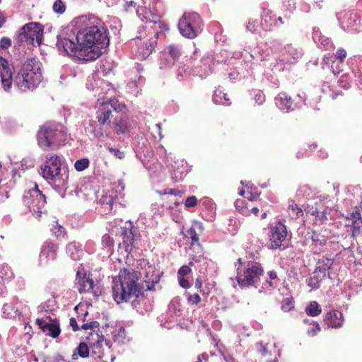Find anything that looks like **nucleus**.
I'll use <instances>...</instances> for the list:
<instances>
[{
  "label": "nucleus",
  "instance_id": "f257e3e1",
  "mask_svg": "<svg viewBox=\"0 0 362 362\" xmlns=\"http://www.w3.org/2000/svg\"><path fill=\"white\" fill-rule=\"evenodd\" d=\"M0 76L5 90L9 89L13 81L14 86L21 91L33 90L42 81L41 63L37 58L28 59L21 66L13 79V72L8 61L1 59Z\"/></svg>",
  "mask_w": 362,
  "mask_h": 362
},
{
  "label": "nucleus",
  "instance_id": "f03ea898",
  "mask_svg": "<svg viewBox=\"0 0 362 362\" xmlns=\"http://www.w3.org/2000/svg\"><path fill=\"white\" fill-rule=\"evenodd\" d=\"M143 4L144 5V18L148 21L146 27L150 30L148 37L141 39L139 37L134 39L136 46L135 55L141 60L146 59L152 53L159 35H163L164 31L168 30V25L160 21L162 14L160 4L159 7L154 6L155 3L153 2L152 5L149 4L147 8L145 1Z\"/></svg>",
  "mask_w": 362,
  "mask_h": 362
},
{
  "label": "nucleus",
  "instance_id": "7ed1b4c3",
  "mask_svg": "<svg viewBox=\"0 0 362 362\" xmlns=\"http://www.w3.org/2000/svg\"><path fill=\"white\" fill-rule=\"evenodd\" d=\"M140 273L134 269H122L113 278L112 293L114 300L117 303L131 301L133 308L139 303L137 298L142 294L144 286L138 283Z\"/></svg>",
  "mask_w": 362,
  "mask_h": 362
},
{
  "label": "nucleus",
  "instance_id": "20e7f679",
  "mask_svg": "<svg viewBox=\"0 0 362 362\" xmlns=\"http://www.w3.org/2000/svg\"><path fill=\"white\" fill-rule=\"evenodd\" d=\"M81 46L84 48L85 61H93L102 54L110 42L107 30L102 25H93L79 30Z\"/></svg>",
  "mask_w": 362,
  "mask_h": 362
},
{
  "label": "nucleus",
  "instance_id": "39448f33",
  "mask_svg": "<svg viewBox=\"0 0 362 362\" xmlns=\"http://www.w3.org/2000/svg\"><path fill=\"white\" fill-rule=\"evenodd\" d=\"M62 156L48 153L41 165V175L62 197H64L68 187L69 173L62 168Z\"/></svg>",
  "mask_w": 362,
  "mask_h": 362
},
{
  "label": "nucleus",
  "instance_id": "423d86ee",
  "mask_svg": "<svg viewBox=\"0 0 362 362\" xmlns=\"http://www.w3.org/2000/svg\"><path fill=\"white\" fill-rule=\"evenodd\" d=\"M79 30L73 26H67L62 29L57 36V47L61 54L69 55L85 61L84 48L81 46Z\"/></svg>",
  "mask_w": 362,
  "mask_h": 362
},
{
  "label": "nucleus",
  "instance_id": "0eeeda50",
  "mask_svg": "<svg viewBox=\"0 0 362 362\" xmlns=\"http://www.w3.org/2000/svg\"><path fill=\"white\" fill-rule=\"evenodd\" d=\"M37 140L39 146L45 150H55L66 140L64 127L57 122H47L38 130Z\"/></svg>",
  "mask_w": 362,
  "mask_h": 362
},
{
  "label": "nucleus",
  "instance_id": "6e6552de",
  "mask_svg": "<svg viewBox=\"0 0 362 362\" xmlns=\"http://www.w3.org/2000/svg\"><path fill=\"white\" fill-rule=\"evenodd\" d=\"M203 21L197 12H185L180 18L178 29L180 34L187 38H195L202 30Z\"/></svg>",
  "mask_w": 362,
  "mask_h": 362
},
{
  "label": "nucleus",
  "instance_id": "1a4fd4ad",
  "mask_svg": "<svg viewBox=\"0 0 362 362\" xmlns=\"http://www.w3.org/2000/svg\"><path fill=\"white\" fill-rule=\"evenodd\" d=\"M43 35L42 25L36 22L24 25L16 36L14 40L16 45L21 47L27 45H40Z\"/></svg>",
  "mask_w": 362,
  "mask_h": 362
},
{
  "label": "nucleus",
  "instance_id": "9d476101",
  "mask_svg": "<svg viewBox=\"0 0 362 362\" xmlns=\"http://www.w3.org/2000/svg\"><path fill=\"white\" fill-rule=\"evenodd\" d=\"M263 269L261 264L255 262H248L243 269L237 268V281L240 287L255 286L263 275Z\"/></svg>",
  "mask_w": 362,
  "mask_h": 362
},
{
  "label": "nucleus",
  "instance_id": "9b49d317",
  "mask_svg": "<svg viewBox=\"0 0 362 362\" xmlns=\"http://www.w3.org/2000/svg\"><path fill=\"white\" fill-rule=\"evenodd\" d=\"M303 51L300 47L287 44L284 47V54L276 59L272 70L275 71H282L289 69L293 64H295L303 57Z\"/></svg>",
  "mask_w": 362,
  "mask_h": 362
},
{
  "label": "nucleus",
  "instance_id": "f8f14e48",
  "mask_svg": "<svg viewBox=\"0 0 362 362\" xmlns=\"http://www.w3.org/2000/svg\"><path fill=\"white\" fill-rule=\"evenodd\" d=\"M124 183L119 180L117 182L112 183L110 189L104 192L99 199L101 207L104 209V213L111 212L117 203L120 204L119 200L124 196Z\"/></svg>",
  "mask_w": 362,
  "mask_h": 362
},
{
  "label": "nucleus",
  "instance_id": "ddd939ff",
  "mask_svg": "<svg viewBox=\"0 0 362 362\" xmlns=\"http://www.w3.org/2000/svg\"><path fill=\"white\" fill-rule=\"evenodd\" d=\"M23 200L35 218H39L42 214L46 211V197L39 189L36 183H35L34 187L23 196Z\"/></svg>",
  "mask_w": 362,
  "mask_h": 362
},
{
  "label": "nucleus",
  "instance_id": "4468645a",
  "mask_svg": "<svg viewBox=\"0 0 362 362\" xmlns=\"http://www.w3.org/2000/svg\"><path fill=\"white\" fill-rule=\"evenodd\" d=\"M288 235V230L286 225L281 221H277L274 226H272L269 233V240L270 247L272 249H279L286 241Z\"/></svg>",
  "mask_w": 362,
  "mask_h": 362
},
{
  "label": "nucleus",
  "instance_id": "2eb2a0df",
  "mask_svg": "<svg viewBox=\"0 0 362 362\" xmlns=\"http://www.w3.org/2000/svg\"><path fill=\"white\" fill-rule=\"evenodd\" d=\"M182 54V49L180 45H170L161 52L160 57V68L172 67L178 61Z\"/></svg>",
  "mask_w": 362,
  "mask_h": 362
},
{
  "label": "nucleus",
  "instance_id": "dca6fc26",
  "mask_svg": "<svg viewBox=\"0 0 362 362\" xmlns=\"http://www.w3.org/2000/svg\"><path fill=\"white\" fill-rule=\"evenodd\" d=\"M96 118L100 128L93 130L94 136L100 138L103 136V132H105L110 124V117L112 111L108 104H102L96 112Z\"/></svg>",
  "mask_w": 362,
  "mask_h": 362
},
{
  "label": "nucleus",
  "instance_id": "f3484780",
  "mask_svg": "<svg viewBox=\"0 0 362 362\" xmlns=\"http://www.w3.org/2000/svg\"><path fill=\"white\" fill-rule=\"evenodd\" d=\"M217 62L213 55L206 54L202 58L199 64L194 67L192 74L204 78L213 72V68Z\"/></svg>",
  "mask_w": 362,
  "mask_h": 362
},
{
  "label": "nucleus",
  "instance_id": "a211bd4d",
  "mask_svg": "<svg viewBox=\"0 0 362 362\" xmlns=\"http://www.w3.org/2000/svg\"><path fill=\"white\" fill-rule=\"evenodd\" d=\"M341 20V27L344 30L352 32H360L362 30V21L354 11L345 12Z\"/></svg>",
  "mask_w": 362,
  "mask_h": 362
},
{
  "label": "nucleus",
  "instance_id": "6ab92c4d",
  "mask_svg": "<svg viewBox=\"0 0 362 362\" xmlns=\"http://www.w3.org/2000/svg\"><path fill=\"white\" fill-rule=\"evenodd\" d=\"M58 247L56 244L50 241H46L41 247L39 255V264L41 266H47L49 262L57 258Z\"/></svg>",
  "mask_w": 362,
  "mask_h": 362
},
{
  "label": "nucleus",
  "instance_id": "aec40b11",
  "mask_svg": "<svg viewBox=\"0 0 362 362\" xmlns=\"http://www.w3.org/2000/svg\"><path fill=\"white\" fill-rule=\"evenodd\" d=\"M36 324L43 332L52 338H57L61 333L59 322L57 320H52L50 317L46 319H37Z\"/></svg>",
  "mask_w": 362,
  "mask_h": 362
},
{
  "label": "nucleus",
  "instance_id": "412c9836",
  "mask_svg": "<svg viewBox=\"0 0 362 362\" xmlns=\"http://www.w3.org/2000/svg\"><path fill=\"white\" fill-rule=\"evenodd\" d=\"M120 230L119 237L122 241L119 243V247L124 249L126 252L130 253L132 250L136 229L131 226L129 228L121 227Z\"/></svg>",
  "mask_w": 362,
  "mask_h": 362
},
{
  "label": "nucleus",
  "instance_id": "4be33fe9",
  "mask_svg": "<svg viewBox=\"0 0 362 362\" xmlns=\"http://www.w3.org/2000/svg\"><path fill=\"white\" fill-rule=\"evenodd\" d=\"M94 286L93 279L87 278L86 274H81L80 271L77 272L75 287L80 293L91 292L95 295L96 293L93 291Z\"/></svg>",
  "mask_w": 362,
  "mask_h": 362
},
{
  "label": "nucleus",
  "instance_id": "5701e85b",
  "mask_svg": "<svg viewBox=\"0 0 362 362\" xmlns=\"http://www.w3.org/2000/svg\"><path fill=\"white\" fill-rule=\"evenodd\" d=\"M274 100L276 106L283 112L293 111L297 107L293 105L291 97L284 92L279 93Z\"/></svg>",
  "mask_w": 362,
  "mask_h": 362
},
{
  "label": "nucleus",
  "instance_id": "b1692460",
  "mask_svg": "<svg viewBox=\"0 0 362 362\" xmlns=\"http://www.w3.org/2000/svg\"><path fill=\"white\" fill-rule=\"evenodd\" d=\"M313 39L320 48L325 50H332L334 47L332 41L323 35L318 28H313Z\"/></svg>",
  "mask_w": 362,
  "mask_h": 362
},
{
  "label": "nucleus",
  "instance_id": "393cba45",
  "mask_svg": "<svg viewBox=\"0 0 362 362\" xmlns=\"http://www.w3.org/2000/svg\"><path fill=\"white\" fill-rule=\"evenodd\" d=\"M324 321L329 327L337 329L343 325V315L338 310H332L325 314Z\"/></svg>",
  "mask_w": 362,
  "mask_h": 362
},
{
  "label": "nucleus",
  "instance_id": "a878e982",
  "mask_svg": "<svg viewBox=\"0 0 362 362\" xmlns=\"http://www.w3.org/2000/svg\"><path fill=\"white\" fill-rule=\"evenodd\" d=\"M327 277H328V275L324 271L315 268L311 276L307 279V285L310 288L311 291L317 290L320 287L322 281Z\"/></svg>",
  "mask_w": 362,
  "mask_h": 362
},
{
  "label": "nucleus",
  "instance_id": "bb28decb",
  "mask_svg": "<svg viewBox=\"0 0 362 362\" xmlns=\"http://www.w3.org/2000/svg\"><path fill=\"white\" fill-rule=\"evenodd\" d=\"M90 337L95 339V341L90 346L92 356L98 358H101L103 354V342L106 341L103 336H100L98 333H90Z\"/></svg>",
  "mask_w": 362,
  "mask_h": 362
},
{
  "label": "nucleus",
  "instance_id": "cd10ccee",
  "mask_svg": "<svg viewBox=\"0 0 362 362\" xmlns=\"http://www.w3.org/2000/svg\"><path fill=\"white\" fill-rule=\"evenodd\" d=\"M260 25L264 30H269L274 26H279L275 14L269 10L264 11Z\"/></svg>",
  "mask_w": 362,
  "mask_h": 362
},
{
  "label": "nucleus",
  "instance_id": "c85d7f7f",
  "mask_svg": "<svg viewBox=\"0 0 362 362\" xmlns=\"http://www.w3.org/2000/svg\"><path fill=\"white\" fill-rule=\"evenodd\" d=\"M66 251L67 255L74 261L79 260L83 255L82 245L75 241L66 245Z\"/></svg>",
  "mask_w": 362,
  "mask_h": 362
},
{
  "label": "nucleus",
  "instance_id": "c756f323",
  "mask_svg": "<svg viewBox=\"0 0 362 362\" xmlns=\"http://www.w3.org/2000/svg\"><path fill=\"white\" fill-rule=\"evenodd\" d=\"M154 272L153 268L151 267H148V270L146 272V278L144 280L146 284V290L153 291L154 289V286L159 281V275L153 274Z\"/></svg>",
  "mask_w": 362,
  "mask_h": 362
},
{
  "label": "nucleus",
  "instance_id": "7c9ffc66",
  "mask_svg": "<svg viewBox=\"0 0 362 362\" xmlns=\"http://www.w3.org/2000/svg\"><path fill=\"white\" fill-rule=\"evenodd\" d=\"M213 102L216 105H230V102L229 101V98H227L226 94L218 88L214 90V93L213 95Z\"/></svg>",
  "mask_w": 362,
  "mask_h": 362
},
{
  "label": "nucleus",
  "instance_id": "2f4dec72",
  "mask_svg": "<svg viewBox=\"0 0 362 362\" xmlns=\"http://www.w3.org/2000/svg\"><path fill=\"white\" fill-rule=\"evenodd\" d=\"M89 355V349L87 344L84 342H81L79 345L76 348L72 355V358L76 360L78 356L81 358H86Z\"/></svg>",
  "mask_w": 362,
  "mask_h": 362
},
{
  "label": "nucleus",
  "instance_id": "473e14b6",
  "mask_svg": "<svg viewBox=\"0 0 362 362\" xmlns=\"http://www.w3.org/2000/svg\"><path fill=\"white\" fill-rule=\"evenodd\" d=\"M305 313L311 317L318 316L321 312L322 309L316 301H311L305 309Z\"/></svg>",
  "mask_w": 362,
  "mask_h": 362
},
{
  "label": "nucleus",
  "instance_id": "72a5a7b5",
  "mask_svg": "<svg viewBox=\"0 0 362 362\" xmlns=\"http://www.w3.org/2000/svg\"><path fill=\"white\" fill-rule=\"evenodd\" d=\"M332 264L333 260L332 259L322 258L317 261L315 268L317 269H320L321 271H324L325 273L328 275V277H329L328 271L332 268Z\"/></svg>",
  "mask_w": 362,
  "mask_h": 362
},
{
  "label": "nucleus",
  "instance_id": "f704fd0d",
  "mask_svg": "<svg viewBox=\"0 0 362 362\" xmlns=\"http://www.w3.org/2000/svg\"><path fill=\"white\" fill-rule=\"evenodd\" d=\"M3 315L6 318L16 317L19 315L18 309H16L11 303H5L2 308Z\"/></svg>",
  "mask_w": 362,
  "mask_h": 362
},
{
  "label": "nucleus",
  "instance_id": "c9c22d12",
  "mask_svg": "<svg viewBox=\"0 0 362 362\" xmlns=\"http://www.w3.org/2000/svg\"><path fill=\"white\" fill-rule=\"evenodd\" d=\"M334 57L336 59H339L340 62L342 63L344 59L346 57V51L344 49H343V48H339V49H337V51L335 54H330L329 53L327 55H325V57L323 58V62H325V63L328 64L329 63V59L332 60V59Z\"/></svg>",
  "mask_w": 362,
  "mask_h": 362
},
{
  "label": "nucleus",
  "instance_id": "e433bc0d",
  "mask_svg": "<svg viewBox=\"0 0 362 362\" xmlns=\"http://www.w3.org/2000/svg\"><path fill=\"white\" fill-rule=\"evenodd\" d=\"M180 303L178 298H175L173 299L168 305V315L171 317L179 316L180 315Z\"/></svg>",
  "mask_w": 362,
  "mask_h": 362
},
{
  "label": "nucleus",
  "instance_id": "4c0bfd02",
  "mask_svg": "<svg viewBox=\"0 0 362 362\" xmlns=\"http://www.w3.org/2000/svg\"><path fill=\"white\" fill-rule=\"evenodd\" d=\"M13 278V273L8 265H0V279L10 281Z\"/></svg>",
  "mask_w": 362,
  "mask_h": 362
},
{
  "label": "nucleus",
  "instance_id": "58836bf2",
  "mask_svg": "<svg viewBox=\"0 0 362 362\" xmlns=\"http://www.w3.org/2000/svg\"><path fill=\"white\" fill-rule=\"evenodd\" d=\"M322 91L330 97L332 100L337 98L339 95H341V91H334L329 86V83H324L322 86Z\"/></svg>",
  "mask_w": 362,
  "mask_h": 362
},
{
  "label": "nucleus",
  "instance_id": "ea45409f",
  "mask_svg": "<svg viewBox=\"0 0 362 362\" xmlns=\"http://www.w3.org/2000/svg\"><path fill=\"white\" fill-rule=\"evenodd\" d=\"M355 78H356V85L362 90V59L358 62L356 69L354 71Z\"/></svg>",
  "mask_w": 362,
  "mask_h": 362
},
{
  "label": "nucleus",
  "instance_id": "a19ab883",
  "mask_svg": "<svg viewBox=\"0 0 362 362\" xmlns=\"http://www.w3.org/2000/svg\"><path fill=\"white\" fill-rule=\"evenodd\" d=\"M114 110L117 112H124L126 110V105L123 102H119L117 99H111L107 103Z\"/></svg>",
  "mask_w": 362,
  "mask_h": 362
},
{
  "label": "nucleus",
  "instance_id": "79ce46f5",
  "mask_svg": "<svg viewBox=\"0 0 362 362\" xmlns=\"http://www.w3.org/2000/svg\"><path fill=\"white\" fill-rule=\"evenodd\" d=\"M56 305V300L54 297L50 298L45 303H42L38 309L40 311H52L53 310V307Z\"/></svg>",
  "mask_w": 362,
  "mask_h": 362
},
{
  "label": "nucleus",
  "instance_id": "37998d69",
  "mask_svg": "<svg viewBox=\"0 0 362 362\" xmlns=\"http://www.w3.org/2000/svg\"><path fill=\"white\" fill-rule=\"evenodd\" d=\"M271 52V49L267 46H264V47H259L258 54L257 55L256 58L260 61H264L270 55Z\"/></svg>",
  "mask_w": 362,
  "mask_h": 362
},
{
  "label": "nucleus",
  "instance_id": "c03bdc74",
  "mask_svg": "<svg viewBox=\"0 0 362 362\" xmlns=\"http://www.w3.org/2000/svg\"><path fill=\"white\" fill-rule=\"evenodd\" d=\"M88 165L89 160L88 158L77 160L74 164L75 169L78 172L84 170L88 167Z\"/></svg>",
  "mask_w": 362,
  "mask_h": 362
},
{
  "label": "nucleus",
  "instance_id": "a18cd8bd",
  "mask_svg": "<svg viewBox=\"0 0 362 362\" xmlns=\"http://www.w3.org/2000/svg\"><path fill=\"white\" fill-rule=\"evenodd\" d=\"M294 308V300L292 298H286L281 303V310L288 312Z\"/></svg>",
  "mask_w": 362,
  "mask_h": 362
},
{
  "label": "nucleus",
  "instance_id": "49530a36",
  "mask_svg": "<svg viewBox=\"0 0 362 362\" xmlns=\"http://www.w3.org/2000/svg\"><path fill=\"white\" fill-rule=\"evenodd\" d=\"M310 239L312 240L313 243H315L316 246L320 245L322 246L325 245L326 240L324 238L323 236L320 235L319 233H317L316 232L313 231L311 233Z\"/></svg>",
  "mask_w": 362,
  "mask_h": 362
},
{
  "label": "nucleus",
  "instance_id": "de8ad7c7",
  "mask_svg": "<svg viewBox=\"0 0 362 362\" xmlns=\"http://www.w3.org/2000/svg\"><path fill=\"white\" fill-rule=\"evenodd\" d=\"M180 163H181V168H180V167L176 168L175 166H173V169L175 171V176L177 179H182L183 175L187 174V170H185L187 166L185 165L184 160H180Z\"/></svg>",
  "mask_w": 362,
  "mask_h": 362
},
{
  "label": "nucleus",
  "instance_id": "09e8293b",
  "mask_svg": "<svg viewBox=\"0 0 362 362\" xmlns=\"http://www.w3.org/2000/svg\"><path fill=\"white\" fill-rule=\"evenodd\" d=\"M52 8L55 13L62 14L65 11L66 6L62 0H56L54 2Z\"/></svg>",
  "mask_w": 362,
  "mask_h": 362
},
{
  "label": "nucleus",
  "instance_id": "8fccbe9b",
  "mask_svg": "<svg viewBox=\"0 0 362 362\" xmlns=\"http://www.w3.org/2000/svg\"><path fill=\"white\" fill-rule=\"evenodd\" d=\"M351 226H352V236L356 237L360 234L361 226H362V220L352 221Z\"/></svg>",
  "mask_w": 362,
  "mask_h": 362
},
{
  "label": "nucleus",
  "instance_id": "3c124183",
  "mask_svg": "<svg viewBox=\"0 0 362 362\" xmlns=\"http://www.w3.org/2000/svg\"><path fill=\"white\" fill-rule=\"evenodd\" d=\"M288 212L291 216L298 218L303 214V211L297 204H292L288 207Z\"/></svg>",
  "mask_w": 362,
  "mask_h": 362
},
{
  "label": "nucleus",
  "instance_id": "603ef678",
  "mask_svg": "<svg viewBox=\"0 0 362 362\" xmlns=\"http://www.w3.org/2000/svg\"><path fill=\"white\" fill-rule=\"evenodd\" d=\"M339 86L344 89L351 87L350 77L347 75H342L338 81Z\"/></svg>",
  "mask_w": 362,
  "mask_h": 362
},
{
  "label": "nucleus",
  "instance_id": "864d4df0",
  "mask_svg": "<svg viewBox=\"0 0 362 362\" xmlns=\"http://www.w3.org/2000/svg\"><path fill=\"white\" fill-rule=\"evenodd\" d=\"M102 244L105 247L110 249L114 245V240L108 234H105L102 237Z\"/></svg>",
  "mask_w": 362,
  "mask_h": 362
},
{
  "label": "nucleus",
  "instance_id": "5fc2aeb1",
  "mask_svg": "<svg viewBox=\"0 0 362 362\" xmlns=\"http://www.w3.org/2000/svg\"><path fill=\"white\" fill-rule=\"evenodd\" d=\"M107 150L111 154L119 159H122L124 158V153L115 147L108 146Z\"/></svg>",
  "mask_w": 362,
  "mask_h": 362
},
{
  "label": "nucleus",
  "instance_id": "6e6d98bb",
  "mask_svg": "<svg viewBox=\"0 0 362 362\" xmlns=\"http://www.w3.org/2000/svg\"><path fill=\"white\" fill-rule=\"evenodd\" d=\"M320 329L319 324L317 322H313L312 324V327L308 329L307 333L309 336L314 337L320 331Z\"/></svg>",
  "mask_w": 362,
  "mask_h": 362
},
{
  "label": "nucleus",
  "instance_id": "4d7b16f0",
  "mask_svg": "<svg viewBox=\"0 0 362 362\" xmlns=\"http://www.w3.org/2000/svg\"><path fill=\"white\" fill-rule=\"evenodd\" d=\"M51 230L56 237H59L63 234L64 228L56 221L55 225L52 226Z\"/></svg>",
  "mask_w": 362,
  "mask_h": 362
},
{
  "label": "nucleus",
  "instance_id": "13d9d810",
  "mask_svg": "<svg viewBox=\"0 0 362 362\" xmlns=\"http://www.w3.org/2000/svg\"><path fill=\"white\" fill-rule=\"evenodd\" d=\"M197 199L195 196H190L189 197L185 202V206L186 208H191V207H194L197 205Z\"/></svg>",
  "mask_w": 362,
  "mask_h": 362
},
{
  "label": "nucleus",
  "instance_id": "bf43d9fd",
  "mask_svg": "<svg viewBox=\"0 0 362 362\" xmlns=\"http://www.w3.org/2000/svg\"><path fill=\"white\" fill-rule=\"evenodd\" d=\"M191 272V269L189 266L184 265L181 267L177 272V277H185L186 275Z\"/></svg>",
  "mask_w": 362,
  "mask_h": 362
},
{
  "label": "nucleus",
  "instance_id": "052dcab7",
  "mask_svg": "<svg viewBox=\"0 0 362 362\" xmlns=\"http://www.w3.org/2000/svg\"><path fill=\"white\" fill-rule=\"evenodd\" d=\"M160 194H171L174 196H181L182 192L176 189H167L163 191L159 192Z\"/></svg>",
  "mask_w": 362,
  "mask_h": 362
},
{
  "label": "nucleus",
  "instance_id": "680f3d73",
  "mask_svg": "<svg viewBox=\"0 0 362 362\" xmlns=\"http://www.w3.org/2000/svg\"><path fill=\"white\" fill-rule=\"evenodd\" d=\"M187 235L192 239V242L193 244L198 242L199 238L196 233L195 229L193 227H191L187 231Z\"/></svg>",
  "mask_w": 362,
  "mask_h": 362
},
{
  "label": "nucleus",
  "instance_id": "e2e57ef3",
  "mask_svg": "<svg viewBox=\"0 0 362 362\" xmlns=\"http://www.w3.org/2000/svg\"><path fill=\"white\" fill-rule=\"evenodd\" d=\"M255 101L258 105H262L265 101L264 94L261 90H257L255 93Z\"/></svg>",
  "mask_w": 362,
  "mask_h": 362
},
{
  "label": "nucleus",
  "instance_id": "0e129e2a",
  "mask_svg": "<svg viewBox=\"0 0 362 362\" xmlns=\"http://www.w3.org/2000/svg\"><path fill=\"white\" fill-rule=\"evenodd\" d=\"M359 207H356L355 210L350 214V217H347L348 219H350L351 221L355 220H362L361 214L359 212Z\"/></svg>",
  "mask_w": 362,
  "mask_h": 362
},
{
  "label": "nucleus",
  "instance_id": "69168bd1",
  "mask_svg": "<svg viewBox=\"0 0 362 362\" xmlns=\"http://www.w3.org/2000/svg\"><path fill=\"white\" fill-rule=\"evenodd\" d=\"M99 322L97 321H92L86 324H83L81 327L83 329H93L95 328H98L99 327Z\"/></svg>",
  "mask_w": 362,
  "mask_h": 362
},
{
  "label": "nucleus",
  "instance_id": "338daca9",
  "mask_svg": "<svg viewBox=\"0 0 362 362\" xmlns=\"http://www.w3.org/2000/svg\"><path fill=\"white\" fill-rule=\"evenodd\" d=\"M11 45V40L10 38L4 37L0 40V47L2 49H7Z\"/></svg>",
  "mask_w": 362,
  "mask_h": 362
},
{
  "label": "nucleus",
  "instance_id": "774afa93",
  "mask_svg": "<svg viewBox=\"0 0 362 362\" xmlns=\"http://www.w3.org/2000/svg\"><path fill=\"white\" fill-rule=\"evenodd\" d=\"M311 214L315 216L316 217L320 218L322 220L323 218L327 219V218H326L327 210L326 209H325L324 211H320L317 209H315V210L312 211Z\"/></svg>",
  "mask_w": 362,
  "mask_h": 362
}]
</instances>
